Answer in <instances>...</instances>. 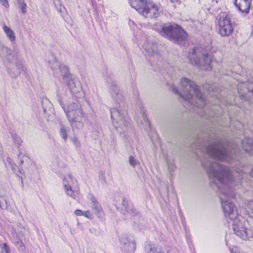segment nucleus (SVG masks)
Returning <instances> with one entry per match:
<instances>
[{
    "label": "nucleus",
    "instance_id": "obj_3",
    "mask_svg": "<svg viewBox=\"0 0 253 253\" xmlns=\"http://www.w3.org/2000/svg\"><path fill=\"white\" fill-rule=\"evenodd\" d=\"M194 147L201 150H205L211 159L214 161L230 162V156L223 143L217 140L206 146L205 140L199 138L193 144Z\"/></svg>",
    "mask_w": 253,
    "mask_h": 253
},
{
    "label": "nucleus",
    "instance_id": "obj_28",
    "mask_svg": "<svg viewBox=\"0 0 253 253\" xmlns=\"http://www.w3.org/2000/svg\"><path fill=\"white\" fill-rule=\"evenodd\" d=\"M2 200H0V208L2 209H5L7 207V201L4 198H2Z\"/></svg>",
    "mask_w": 253,
    "mask_h": 253
},
{
    "label": "nucleus",
    "instance_id": "obj_30",
    "mask_svg": "<svg viewBox=\"0 0 253 253\" xmlns=\"http://www.w3.org/2000/svg\"><path fill=\"white\" fill-rule=\"evenodd\" d=\"M99 178L102 183H106V179L105 177V174L103 172H100L99 173Z\"/></svg>",
    "mask_w": 253,
    "mask_h": 253
},
{
    "label": "nucleus",
    "instance_id": "obj_2",
    "mask_svg": "<svg viewBox=\"0 0 253 253\" xmlns=\"http://www.w3.org/2000/svg\"><path fill=\"white\" fill-rule=\"evenodd\" d=\"M180 84L182 92H179L178 89L172 85L171 89L173 93L178 94L183 99L188 101L191 104L197 108H203L206 106V98L194 82L187 78H182Z\"/></svg>",
    "mask_w": 253,
    "mask_h": 253
},
{
    "label": "nucleus",
    "instance_id": "obj_42",
    "mask_svg": "<svg viewBox=\"0 0 253 253\" xmlns=\"http://www.w3.org/2000/svg\"><path fill=\"white\" fill-rule=\"evenodd\" d=\"M20 248H21V249L23 250L24 248V246L23 245H20Z\"/></svg>",
    "mask_w": 253,
    "mask_h": 253
},
{
    "label": "nucleus",
    "instance_id": "obj_41",
    "mask_svg": "<svg viewBox=\"0 0 253 253\" xmlns=\"http://www.w3.org/2000/svg\"><path fill=\"white\" fill-rule=\"evenodd\" d=\"M250 175L252 177H253V169L251 170V171L250 172Z\"/></svg>",
    "mask_w": 253,
    "mask_h": 253
},
{
    "label": "nucleus",
    "instance_id": "obj_1",
    "mask_svg": "<svg viewBox=\"0 0 253 253\" xmlns=\"http://www.w3.org/2000/svg\"><path fill=\"white\" fill-rule=\"evenodd\" d=\"M202 164L210 179L212 180L219 190V197L225 216L231 220L235 219L238 213L232 201L235 197L231 188L233 179L232 171L228 167L221 165L216 161H211L209 158L203 160Z\"/></svg>",
    "mask_w": 253,
    "mask_h": 253
},
{
    "label": "nucleus",
    "instance_id": "obj_29",
    "mask_svg": "<svg viewBox=\"0 0 253 253\" xmlns=\"http://www.w3.org/2000/svg\"><path fill=\"white\" fill-rule=\"evenodd\" d=\"M20 7L21 12L23 14H25L27 12V5L26 3H23L22 5L19 6Z\"/></svg>",
    "mask_w": 253,
    "mask_h": 253
},
{
    "label": "nucleus",
    "instance_id": "obj_5",
    "mask_svg": "<svg viewBox=\"0 0 253 253\" xmlns=\"http://www.w3.org/2000/svg\"><path fill=\"white\" fill-rule=\"evenodd\" d=\"M188 58L191 64L205 67L206 70H212V58L206 50L195 47L189 51Z\"/></svg>",
    "mask_w": 253,
    "mask_h": 253
},
{
    "label": "nucleus",
    "instance_id": "obj_33",
    "mask_svg": "<svg viewBox=\"0 0 253 253\" xmlns=\"http://www.w3.org/2000/svg\"><path fill=\"white\" fill-rule=\"evenodd\" d=\"M249 208L251 210V213L253 216V201H249L248 204Z\"/></svg>",
    "mask_w": 253,
    "mask_h": 253
},
{
    "label": "nucleus",
    "instance_id": "obj_35",
    "mask_svg": "<svg viewBox=\"0 0 253 253\" xmlns=\"http://www.w3.org/2000/svg\"><path fill=\"white\" fill-rule=\"evenodd\" d=\"M76 215L78 216L83 215V211L80 210H77L75 211Z\"/></svg>",
    "mask_w": 253,
    "mask_h": 253
},
{
    "label": "nucleus",
    "instance_id": "obj_22",
    "mask_svg": "<svg viewBox=\"0 0 253 253\" xmlns=\"http://www.w3.org/2000/svg\"><path fill=\"white\" fill-rule=\"evenodd\" d=\"M122 205V210L123 211L124 214H126L127 213H133V210L132 208L129 207L128 201L125 198H123Z\"/></svg>",
    "mask_w": 253,
    "mask_h": 253
},
{
    "label": "nucleus",
    "instance_id": "obj_13",
    "mask_svg": "<svg viewBox=\"0 0 253 253\" xmlns=\"http://www.w3.org/2000/svg\"><path fill=\"white\" fill-rule=\"evenodd\" d=\"M120 242L125 246V250L129 253H133L136 249L135 243L133 239H129L126 235H123L120 238Z\"/></svg>",
    "mask_w": 253,
    "mask_h": 253
},
{
    "label": "nucleus",
    "instance_id": "obj_21",
    "mask_svg": "<svg viewBox=\"0 0 253 253\" xmlns=\"http://www.w3.org/2000/svg\"><path fill=\"white\" fill-rule=\"evenodd\" d=\"M2 29L9 40L11 42H14L15 40V34L13 31L6 25H4Z\"/></svg>",
    "mask_w": 253,
    "mask_h": 253
},
{
    "label": "nucleus",
    "instance_id": "obj_44",
    "mask_svg": "<svg viewBox=\"0 0 253 253\" xmlns=\"http://www.w3.org/2000/svg\"><path fill=\"white\" fill-rule=\"evenodd\" d=\"M240 175L242 177H243V176L242 175V174H240Z\"/></svg>",
    "mask_w": 253,
    "mask_h": 253
},
{
    "label": "nucleus",
    "instance_id": "obj_27",
    "mask_svg": "<svg viewBox=\"0 0 253 253\" xmlns=\"http://www.w3.org/2000/svg\"><path fill=\"white\" fill-rule=\"evenodd\" d=\"M134 223L137 225L140 230L144 229V221L142 218L140 219L138 221H134Z\"/></svg>",
    "mask_w": 253,
    "mask_h": 253
},
{
    "label": "nucleus",
    "instance_id": "obj_24",
    "mask_svg": "<svg viewBox=\"0 0 253 253\" xmlns=\"http://www.w3.org/2000/svg\"><path fill=\"white\" fill-rule=\"evenodd\" d=\"M67 128L64 126H62L60 129V135L65 141H66L67 139Z\"/></svg>",
    "mask_w": 253,
    "mask_h": 253
},
{
    "label": "nucleus",
    "instance_id": "obj_45",
    "mask_svg": "<svg viewBox=\"0 0 253 253\" xmlns=\"http://www.w3.org/2000/svg\"><path fill=\"white\" fill-rule=\"evenodd\" d=\"M52 70H54V67H52Z\"/></svg>",
    "mask_w": 253,
    "mask_h": 253
},
{
    "label": "nucleus",
    "instance_id": "obj_9",
    "mask_svg": "<svg viewBox=\"0 0 253 253\" xmlns=\"http://www.w3.org/2000/svg\"><path fill=\"white\" fill-rule=\"evenodd\" d=\"M60 103L64 109L71 125L73 128L74 123L79 121L78 118L81 117L82 115L80 105L75 102L72 103L68 106L67 111H66L65 109V105L62 106L61 103Z\"/></svg>",
    "mask_w": 253,
    "mask_h": 253
},
{
    "label": "nucleus",
    "instance_id": "obj_25",
    "mask_svg": "<svg viewBox=\"0 0 253 253\" xmlns=\"http://www.w3.org/2000/svg\"><path fill=\"white\" fill-rule=\"evenodd\" d=\"M18 159L19 161L20 165L23 164L24 161H28L29 160V157L26 156H22L21 154L18 155Z\"/></svg>",
    "mask_w": 253,
    "mask_h": 253
},
{
    "label": "nucleus",
    "instance_id": "obj_19",
    "mask_svg": "<svg viewBox=\"0 0 253 253\" xmlns=\"http://www.w3.org/2000/svg\"><path fill=\"white\" fill-rule=\"evenodd\" d=\"M241 147L246 152L253 153V139L247 137L241 142Z\"/></svg>",
    "mask_w": 253,
    "mask_h": 253
},
{
    "label": "nucleus",
    "instance_id": "obj_23",
    "mask_svg": "<svg viewBox=\"0 0 253 253\" xmlns=\"http://www.w3.org/2000/svg\"><path fill=\"white\" fill-rule=\"evenodd\" d=\"M10 133L14 143L17 145V147H19L22 143V140L20 138V136L13 131L10 132Z\"/></svg>",
    "mask_w": 253,
    "mask_h": 253
},
{
    "label": "nucleus",
    "instance_id": "obj_26",
    "mask_svg": "<svg viewBox=\"0 0 253 253\" xmlns=\"http://www.w3.org/2000/svg\"><path fill=\"white\" fill-rule=\"evenodd\" d=\"M129 163L133 168H135L139 164V162L132 156H130L129 158Z\"/></svg>",
    "mask_w": 253,
    "mask_h": 253
},
{
    "label": "nucleus",
    "instance_id": "obj_43",
    "mask_svg": "<svg viewBox=\"0 0 253 253\" xmlns=\"http://www.w3.org/2000/svg\"><path fill=\"white\" fill-rule=\"evenodd\" d=\"M54 74L55 75V76H58L57 73H54Z\"/></svg>",
    "mask_w": 253,
    "mask_h": 253
},
{
    "label": "nucleus",
    "instance_id": "obj_17",
    "mask_svg": "<svg viewBox=\"0 0 253 253\" xmlns=\"http://www.w3.org/2000/svg\"><path fill=\"white\" fill-rule=\"evenodd\" d=\"M73 182V178L71 175L63 179V185L66 191L67 195L74 198L75 196L74 193L71 189L72 183Z\"/></svg>",
    "mask_w": 253,
    "mask_h": 253
},
{
    "label": "nucleus",
    "instance_id": "obj_39",
    "mask_svg": "<svg viewBox=\"0 0 253 253\" xmlns=\"http://www.w3.org/2000/svg\"><path fill=\"white\" fill-rule=\"evenodd\" d=\"M144 121L146 122V123H147L148 124V126H149L150 127V123L149 122V121H148L147 118L146 116H144Z\"/></svg>",
    "mask_w": 253,
    "mask_h": 253
},
{
    "label": "nucleus",
    "instance_id": "obj_10",
    "mask_svg": "<svg viewBox=\"0 0 253 253\" xmlns=\"http://www.w3.org/2000/svg\"><path fill=\"white\" fill-rule=\"evenodd\" d=\"M111 119L114 123L118 125V127L122 128L124 130L130 124V119L124 116V114L121 113L118 109L113 108L110 109ZM117 128L118 126H116Z\"/></svg>",
    "mask_w": 253,
    "mask_h": 253
},
{
    "label": "nucleus",
    "instance_id": "obj_12",
    "mask_svg": "<svg viewBox=\"0 0 253 253\" xmlns=\"http://www.w3.org/2000/svg\"><path fill=\"white\" fill-rule=\"evenodd\" d=\"M247 224V221L241 220L235 221L233 224L234 233L243 240L248 239L249 230L246 226Z\"/></svg>",
    "mask_w": 253,
    "mask_h": 253
},
{
    "label": "nucleus",
    "instance_id": "obj_16",
    "mask_svg": "<svg viewBox=\"0 0 253 253\" xmlns=\"http://www.w3.org/2000/svg\"><path fill=\"white\" fill-rule=\"evenodd\" d=\"M91 202L90 204V207L92 211L98 217L102 218L104 216V212L101 206L97 202L94 197H91Z\"/></svg>",
    "mask_w": 253,
    "mask_h": 253
},
{
    "label": "nucleus",
    "instance_id": "obj_32",
    "mask_svg": "<svg viewBox=\"0 0 253 253\" xmlns=\"http://www.w3.org/2000/svg\"><path fill=\"white\" fill-rule=\"evenodd\" d=\"M83 215L88 218H91L92 217V214H91L90 212L89 211L83 212Z\"/></svg>",
    "mask_w": 253,
    "mask_h": 253
},
{
    "label": "nucleus",
    "instance_id": "obj_38",
    "mask_svg": "<svg viewBox=\"0 0 253 253\" xmlns=\"http://www.w3.org/2000/svg\"><path fill=\"white\" fill-rule=\"evenodd\" d=\"M133 210V213H130L131 214L133 215V216L134 217L135 216H137V215H139V212H135V211L134 210H135V208H133L132 207H131Z\"/></svg>",
    "mask_w": 253,
    "mask_h": 253
},
{
    "label": "nucleus",
    "instance_id": "obj_34",
    "mask_svg": "<svg viewBox=\"0 0 253 253\" xmlns=\"http://www.w3.org/2000/svg\"><path fill=\"white\" fill-rule=\"evenodd\" d=\"M1 4L5 7H7L9 6V3L7 0H0Z\"/></svg>",
    "mask_w": 253,
    "mask_h": 253
},
{
    "label": "nucleus",
    "instance_id": "obj_31",
    "mask_svg": "<svg viewBox=\"0 0 253 253\" xmlns=\"http://www.w3.org/2000/svg\"><path fill=\"white\" fill-rule=\"evenodd\" d=\"M2 249L5 253H10V250L6 244L4 243L2 245Z\"/></svg>",
    "mask_w": 253,
    "mask_h": 253
},
{
    "label": "nucleus",
    "instance_id": "obj_11",
    "mask_svg": "<svg viewBox=\"0 0 253 253\" xmlns=\"http://www.w3.org/2000/svg\"><path fill=\"white\" fill-rule=\"evenodd\" d=\"M238 93L247 99L253 98V83L250 82H240L237 85Z\"/></svg>",
    "mask_w": 253,
    "mask_h": 253
},
{
    "label": "nucleus",
    "instance_id": "obj_4",
    "mask_svg": "<svg viewBox=\"0 0 253 253\" xmlns=\"http://www.w3.org/2000/svg\"><path fill=\"white\" fill-rule=\"evenodd\" d=\"M159 32L161 36L174 42L184 41L187 37L186 32L175 23L164 24Z\"/></svg>",
    "mask_w": 253,
    "mask_h": 253
},
{
    "label": "nucleus",
    "instance_id": "obj_14",
    "mask_svg": "<svg viewBox=\"0 0 253 253\" xmlns=\"http://www.w3.org/2000/svg\"><path fill=\"white\" fill-rule=\"evenodd\" d=\"M252 0H235V5L241 13L247 14L249 13Z\"/></svg>",
    "mask_w": 253,
    "mask_h": 253
},
{
    "label": "nucleus",
    "instance_id": "obj_37",
    "mask_svg": "<svg viewBox=\"0 0 253 253\" xmlns=\"http://www.w3.org/2000/svg\"><path fill=\"white\" fill-rule=\"evenodd\" d=\"M73 142L76 144V145L77 146L78 144L79 143V140L76 138H74L72 139Z\"/></svg>",
    "mask_w": 253,
    "mask_h": 253
},
{
    "label": "nucleus",
    "instance_id": "obj_36",
    "mask_svg": "<svg viewBox=\"0 0 253 253\" xmlns=\"http://www.w3.org/2000/svg\"><path fill=\"white\" fill-rule=\"evenodd\" d=\"M3 51H6L8 54H10V50L8 48V47L4 46L2 48Z\"/></svg>",
    "mask_w": 253,
    "mask_h": 253
},
{
    "label": "nucleus",
    "instance_id": "obj_18",
    "mask_svg": "<svg viewBox=\"0 0 253 253\" xmlns=\"http://www.w3.org/2000/svg\"><path fill=\"white\" fill-rule=\"evenodd\" d=\"M23 69V65L20 62H16L12 64L10 67L9 73L10 75L13 78H16L21 73Z\"/></svg>",
    "mask_w": 253,
    "mask_h": 253
},
{
    "label": "nucleus",
    "instance_id": "obj_6",
    "mask_svg": "<svg viewBox=\"0 0 253 253\" xmlns=\"http://www.w3.org/2000/svg\"><path fill=\"white\" fill-rule=\"evenodd\" d=\"M129 4L132 8L147 18H156L159 15L158 7L151 0H130Z\"/></svg>",
    "mask_w": 253,
    "mask_h": 253
},
{
    "label": "nucleus",
    "instance_id": "obj_7",
    "mask_svg": "<svg viewBox=\"0 0 253 253\" xmlns=\"http://www.w3.org/2000/svg\"><path fill=\"white\" fill-rule=\"evenodd\" d=\"M58 69L71 92L74 95L80 93L82 90V86L79 79L69 73L68 68L66 65L58 64Z\"/></svg>",
    "mask_w": 253,
    "mask_h": 253
},
{
    "label": "nucleus",
    "instance_id": "obj_40",
    "mask_svg": "<svg viewBox=\"0 0 253 253\" xmlns=\"http://www.w3.org/2000/svg\"><path fill=\"white\" fill-rule=\"evenodd\" d=\"M17 2L19 6L25 3L23 0H17Z\"/></svg>",
    "mask_w": 253,
    "mask_h": 253
},
{
    "label": "nucleus",
    "instance_id": "obj_15",
    "mask_svg": "<svg viewBox=\"0 0 253 253\" xmlns=\"http://www.w3.org/2000/svg\"><path fill=\"white\" fill-rule=\"evenodd\" d=\"M110 93L112 98L119 103L123 99V95L119 87L115 83H112L110 87Z\"/></svg>",
    "mask_w": 253,
    "mask_h": 253
},
{
    "label": "nucleus",
    "instance_id": "obj_20",
    "mask_svg": "<svg viewBox=\"0 0 253 253\" xmlns=\"http://www.w3.org/2000/svg\"><path fill=\"white\" fill-rule=\"evenodd\" d=\"M145 251L147 253H164L160 246L150 244L146 245Z\"/></svg>",
    "mask_w": 253,
    "mask_h": 253
},
{
    "label": "nucleus",
    "instance_id": "obj_8",
    "mask_svg": "<svg viewBox=\"0 0 253 253\" xmlns=\"http://www.w3.org/2000/svg\"><path fill=\"white\" fill-rule=\"evenodd\" d=\"M218 33L222 37H229L233 28L230 17L225 13H220L216 17Z\"/></svg>",
    "mask_w": 253,
    "mask_h": 253
}]
</instances>
